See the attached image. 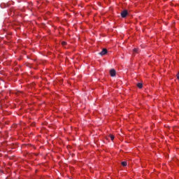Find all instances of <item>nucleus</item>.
<instances>
[{
  "label": "nucleus",
  "mask_w": 179,
  "mask_h": 179,
  "mask_svg": "<svg viewBox=\"0 0 179 179\" xmlns=\"http://www.w3.org/2000/svg\"><path fill=\"white\" fill-rule=\"evenodd\" d=\"M110 76H112L113 78H114V76H115L116 75V71L114 69H111L110 71Z\"/></svg>",
  "instance_id": "obj_3"
},
{
  "label": "nucleus",
  "mask_w": 179,
  "mask_h": 179,
  "mask_svg": "<svg viewBox=\"0 0 179 179\" xmlns=\"http://www.w3.org/2000/svg\"><path fill=\"white\" fill-rule=\"evenodd\" d=\"M107 52H108L107 49L103 48L102 50V51L101 52H99V55H101L103 57V55H106V54H107Z\"/></svg>",
  "instance_id": "obj_2"
},
{
  "label": "nucleus",
  "mask_w": 179,
  "mask_h": 179,
  "mask_svg": "<svg viewBox=\"0 0 179 179\" xmlns=\"http://www.w3.org/2000/svg\"><path fill=\"white\" fill-rule=\"evenodd\" d=\"M62 45H66V42H65V41L62 42Z\"/></svg>",
  "instance_id": "obj_7"
},
{
  "label": "nucleus",
  "mask_w": 179,
  "mask_h": 179,
  "mask_svg": "<svg viewBox=\"0 0 179 179\" xmlns=\"http://www.w3.org/2000/svg\"><path fill=\"white\" fill-rule=\"evenodd\" d=\"M109 137L110 138V139H111V141H114V136L113 135H112V134H110V136H109Z\"/></svg>",
  "instance_id": "obj_6"
},
{
  "label": "nucleus",
  "mask_w": 179,
  "mask_h": 179,
  "mask_svg": "<svg viewBox=\"0 0 179 179\" xmlns=\"http://www.w3.org/2000/svg\"><path fill=\"white\" fill-rule=\"evenodd\" d=\"M134 52H138V49L137 48H134Z\"/></svg>",
  "instance_id": "obj_8"
},
{
  "label": "nucleus",
  "mask_w": 179,
  "mask_h": 179,
  "mask_svg": "<svg viewBox=\"0 0 179 179\" xmlns=\"http://www.w3.org/2000/svg\"><path fill=\"white\" fill-rule=\"evenodd\" d=\"M177 78L179 79V73L177 74Z\"/></svg>",
  "instance_id": "obj_9"
},
{
  "label": "nucleus",
  "mask_w": 179,
  "mask_h": 179,
  "mask_svg": "<svg viewBox=\"0 0 179 179\" xmlns=\"http://www.w3.org/2000/svg\"><path fill=\"white\" fill-rule=\"evenodd\" d=\"M137 87H138V89H142V87H143V84H142L141 83H138L137 84Z\"/></svg>",
  "instance_id": "obj_4"
},
{
  "label": "nucleus",
  "mask_w": 179,
  "mask_h": 179,
  "mask_svg": "<svg viewBox=\"0 0 179 179\" xmlns=\"http://www.w3.org/2000/svg\"><path fill=\"white\" fill-rule=\"evenodd\" d=\"M120 15H121L122 17H127V16H128V10H124L122 11Z\"/></svg>",
  "instance_id": "obj_1"
},
{
  "label": "nucleus",
  "mask_w": 179,
  "mask_h": 179,
  "mask_svg": "<svg viewBox=\"0 0 179 179\" xmlns=\"http://www.w3.org/2000/svg\"><path fill=\"white\" fill-rule=\"evenodd\" d=\"M127 162H122V166H123V167H127Z\"/></svg>",
  "instance_id": "obj_5"
}]
</instances>
